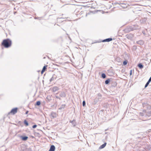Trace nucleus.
<instances>
[{"instance_id":"obj_1","label":"nucleus","mask_w":151,"mask_h":151,"mask_svg":"<svg viewBox=\"0 0 151 151\" xmlns=\"http://www.w3.org/2000/svg\"><path fill=\"white\" fill-rule=\"evenodd\" d=\"M142 106L147 109L143 110V112L140 113V115L142 116H151V106L147 103H143Z\"/></svg>"},{"instance_id":"obj_2","label":"nucleus","mask_w":151,"mask_h":151,"mask_svg":"<svg viewBox=\"0 0 151 151\" xmlns=\"http://www.w3.org/2000/svg\"><path fill=\"white\" fill-rule=\"evenodd\" d=\"M12 44V41L9 39L4 40L1 43V45L5 48H8L10 47Z\"/></svg>"},{"instance_id":"obj_3","label":"nucleus","mask_w":151,"mask_h":151,"mask_svg":"<svg viewBox=\"0 0 151 151\" xmlns=\"http://www.w3.org/2000/svg\"><path fill=\"white\" fill-rule=\"evenodd\" d=\"M138 28H134V27H127L124 29V31L125 32L128 33L132 31L135 30H137Z\"/></svg>"},{"instance_id":"obj_4","label":"nucleus","mask_w":151,"mask_h":151,"mask_svg":"<svg viewBox=\"0 0 151 151\" xmlns=\"http://www.w3.org/2000/svg\"><path fill=\"white\" fill-rule=\"evenodd\" d=\"M18 108L17 107L14 108L12 109L11 111L9 113V114H11L12 115H14L17 112Z\"/></svg>"},{"instance_id":"obj_5","label":"nucleus","mask_w":151,"mask_h":151,"mask_svg":"<svg viewBox=\"0 0 151 151\" xmlns=\"http://www.w3.org/2000/svg\"><path fill=\"white\" fill-rule=\"evenodd\" d=\"M126 37L128 39L132 40L134 37V35L132 34L129 33L128 34H127L126 35Z\"/></svg>"},{"instance_id":"obj_6","label":"nucleus","mask_w":151,"mask_h":151,"mask_svg":"<svg viewBox=\"0 0 151 151\" xmlns=\"http://www.w3.org/2000/svg\"><path fill=\"white\" fill-rule=\"evenodd\" d=\"M139 45H142L144 43V42L142 40H139L136 42Z\"/></svg>"},{"instance_id":"obj_7","label":"nucleus","mask_w":151,"mask_h":151,"mask_svg":"<svg viewBox=\"0 0 151 151\" xmlns=\"http://www.w3.org/2000/svg\"><path fill=\"white\" fill-rule=\"evenodd\" d=\"M59 89V88L57 86H54L53 87L52 89V91L53 92H55L56 91L58 90Z\"/></svg>"},{"instance_id":"obj_8","label":"nucleus","mask_w":151,"mask_h":151,"mask_svg":"<svg viewBox=\"0 0 151 151\" xmlns=\"http://www.w3.org/2000/svg\"><path fill=\"white\" fill-rule=\"evenodd\" d=\"M112 40V38H108L103 40L102 42H109Z\"/></svg>"},{"instance_id":"obj_9","label":"nucleus","mask_w":151,"mask_h":151,"mask_svg":"<svg viewBox=\"0 0 151 151\" xmlns=\"http://www.w3.org/2000/svg\"><path fill=\"white\" fill-rule=\"evenodd\" d=\"M55 147L54 145L51 146L49 151H55Z\"/></svg>"},{"instance_id":"obj_10","label":"nucleus","mask_w":151,"mask_h":151,"mask_svg":"<svg viewBox=\"0 0 151 151\" xmlns=\"http://www.w3.org/2000/svg\"><path fill=\"white\" fill-rule=\"evenodd\" d=\"M60 96L61 97H65L66 96V94L65 92H62L60 93Z\"/></svg>"},{"instance_id":"obj_11","label":"nucleus","mask_w":151,"mask_h":151,"mask_svg":"<svg viewBox=\"0 0 151 151\" xmlns=\"http://www.w3.org/2000/svg\"><path fill=\"white\" fill-rule=\"evenodd\" d=\"M20 137L23 141H26L28 138V137L27 136H21Z\"/></svg>"},{"instance_id":"obj_12","label":"nucleus","mask_w":151,"mask_h":151,"mask_svg":"<svg viewBox=\"0 0 151 151\" xmlns=\"http://www.w3.org/2000/svg\"><path fill=\"white\" fill-rule=\"evenodd\" d=\"M70 122L71 123L73 127H75L76 126V122L75 120H73L72 121H70Z\"/></svg>"},{"instance_id":"obj_13","label":"nucleus","mask_w":151,"mask_h":151,"mask_svg":"<svg viewBox=\"0 0 151 151\" xmlns=\"http://www.w3.org/2000/svg\"><path fill=\"white\" fill-rule=\"evenodd\" d=\"M51 116L53 118H55L57 117V114L56 113L52 112L51 114Z\"/></svg>"},{"instance_id":"obj_14","label":"nucleus","mask_w":151,"mask_h":151,"mask_svg":"<svg viewBox=\"0 0 151 151\" xmlns=\"http://www.w3.org/2000/svg\"><path fill=\"white\" fill-rule=\"evenodd\" d=\"M106 143H105L104 144H103L102 145H101L99 147V149H101L104 148L105 146H106Z\"/></svg>"},{"instance_id":"obj_15","label":"nucleus","mask_w":151,"mask_h":151,"mask_svg":"<svg viewBox=\"0 0 151 151\" xmlns=\"http://www.w3.org/2000/svg\"><path fill=\"white\" fill-rule=\"evenodd\" d=\"M138 66L140 68L142 69L143 68V65L141 63H139L138 65Z\"/></svg>"},{"instance_id":"obj_16","label":"nucleus","mask_w":151,"mask_h":151,"mask_svg":"<svg viewBox=\"0 0 151 151\" xmlns=\"http://www.w3.org/2000/svg\"><path fill=\"white\" fill-rule=\"evenodd\" d=\"M24 123L25 124L26 126H27L29 125V123L26 120H25L24 121Z\"/></svg>"},{"instance_id":"obj_17","label":"nucleus","mask_w":151,"mask_h":151,"mask_svg":"<svg viewBox=\"0 0 151 151\" xmlns=\"http://www.w3.org/2000/svg\"><path fill=\"white\" fill-rule=\"evenodd\" d=\"M65 106V104H62L61 105L60 107L59 108V109H63L64 108Z\"/></svg>"},{"instance_id":"obj_18","label":"nucleus","mask_w":151,"mask_h":151,"mask_svg":"<svg viewBox=\"0 0 151 151\" xmlns=\"http://www.w3.org/2000/svg\"><path fill=\"white\" fill-rule=\"evenodd\" d=\"M110 81V80L109 79H108L105 81V83L106 84H107L109 83Z\"/></svg>"},{"instance_id":"obj_19","label":"nucleus","mask_w":151,"mask_h":151,"mask_svg":"<svg viewBox=\"0 0 151 151\" xmlns=\"http://www.w3.org/2000/svg\"><path fill=\"white\" fill-rule=\"evenodd\" d=\"M101 76L103 78H106V76L105 73H103L101 74Z\"/></svg>"},{"instance_id":"obj_20","label":"nucleus","mask_w":151,"mask_h":151,"mask_svg":"<svg viewBox=\"0 0 151 151\" xmlns=\"http://www.w3.org/2000/svg\"><path fill=\"white\" fill-rule=\"evenodd\" d=\"M40 104H41L40 102L39 101H38L36 102V104L35 105L38 106H39L40 105Z\"/></svg>"},{"instance_id":"obj_21","label":"nucleus","mask_w":151,"mask_h":151,"mask_svg":"<svg viewBox=\"0 0 151 151\" xmlns=\"http://www.w3.org/2000/svg\"><path fill=\"white\" fill-rule=\"evenodd\" d=\"M32 151L31 148L30 147L27 148L26 149V151Z\"/></svg>"},{"instance_id":"obj_22","label":"nucleus","mask_w":151,"mask_h":151,"mask_svg":"<svg viewBox=\"0 0 151 151\" xmlns=\"http://www.w3.org/2000/svg\"><path fill=\"white\" fill-rule=\"evenodd\" d=\"M55 78H54L53 76H52L50 80V82H51L53 81L54 79Z\"/></svg>"},{"instance_id":"obj_23","label":"nucleus","mask_w":151,"mask_h":151,"mask_svg":"<svg viewBox=\"0 0 151 151\" xmlns=\"http://www.w3.org/2000/svg\"><path fill=\"white\" fill-rule=\"evenodd\" d=\"M150 83V82H149L148 81L147 82V83H146L145 85V88H146L148 86V85Z\"/></svg>"},{"instance_id":"obj_24","label":"nucleus","mask_w":151,"mask_h":151,"mask_svg":"<svg viewBox=\"0 0 151 151\" xmlns=\"http://www.w3.org/2000/svg\"><path fill=\"white\" fill-rule=\"evenodd\" d=\"M47 67V65H45L43 67V68L42 69L43 70H44L45 71V70L46 69Z\"/></svg>"},{"instance_id":"obj_25","label":"nucleus","mask_w":151,"mask_h":151,"mask_svg":"<svg viewBox=\"0 0 151 151\" xmlns=\"http://www.w3.org/2000/svg\"><path fill=\"white\" fill-rule=\"evenodd\" d=\"M127 63V61L125 60L123 62V64L124 65H126Z\"/></svg>"},{"instance_id":"obj_26","label":"nucleus","mask_w":151,"mask_h":151,"mask_svg":"<svg viewBox=\"0 0 151 151\" xmlns=\"http://www.w3.org/2000/svg\"><path fill=\"white\" fill-rule=\"evenodd\" d=\"M133 27H134V28H138V29H139L140 28V27L138 26H135L134 25Z\"/></svg>"},{"instance_id":"obj_27","label":"nucleus","mask_w":151,"mask_h":151,"mask_svg":"<svg viewBox=\"0 0 151 151\" xmlns=\"http://www.w3.org/2000/svg\"><path fill=\"white\" fill-rule=\"evenodd\" d=\"M83 105V106H84L86 104V102L85 101H83L82 103Z\"/></svg>"},{"instance_id":"obj_28","label":"nucleus","mask_w":151,"mask_h":151,"mask_svg":"<svg viewBox=\"0 0 151 151\" xmlns=\"http://www.w3.org/2000/svg\"><path fill=\"white\" fill-rule=\"evenodd\" d=\"M37 125H34L32 126V128H35L36 127Z\"/></svg>"},{"instance_id":"obj_29","label":"nucleus","mask_w":151,"mask_h":151,"mask_svg":"<svg viewBox=\"0 0 151 151\" xmlns=\"http://www.w3.org/2000/svg\"><path fill=\"white\" fill-rule=\"evenodd\" d=\"M55 97L57 98V99H59L60 100H61V99L58 96H55Z\"/></svg>"},{"instance_id":"obj_30","label":"nucleus","mask_w":151,"mask_h":151,"mask_svg":"<svg viewBox=\"0 0 151 151\" xmlns=\"http://www.w3.org/2000/svg\"><path fill=\"white\" fill-rule=\"evenodd\" d=\"M151 81V76L150 77V78L149 79L148 81L149 82H150Z\"/></svg>"},{"instance_id":"obj_31","label":"nucleus","mask_w":151,"mask_h":151,"mask_svg":"<svg viewBox=\"0 0 151 151\" xmlns=\"http://www.w3.org/2000/svg\"><path fill=\"white\" fill-rule=\"evenodd\" d=\"M132 70H130V73L129 74H130V75H132Z\"/></svg>"},{"instance_id":"obj_32","label":"nucleus","mask_w":151,"mask_h":151,"mask_svg":"<svg viewBox=\"0 0 151 151\" xmlns=\"http://www.w3.org/2000/svg\"><path fill=\"white\" fill-rule=\"evenodd\" d=\"M45 71L44 70H43L42 69L41 71V73L42 74L43 73V72H44Z\"/></svg>"},{"instance_id":"obj_33","label":"nucleus","mask_w":151,"mask_h":151,"mask_svg":"<svg viewBox=\"0 0 151 151\" xmlns=\"http://www.w3.org/2000/svg\"><path fill=\"white\" fill-rule=\"evenodd\" d=\"M28 113V111H27L26 112V113H25V114H27Z\"/></svg>"},{"instance_id":"obj_34","label":"nucleus","mask_w":151,"mask_h":151,"mask_svg":"<svg viewBox=\"0 0 151 151\" xmlns=\"http://www.w3.org/2000/svg\"><path fill=\"white\" fill-rule=\"evenodd\" d=\"M101 94H100V95H99V96H101Z\"/></svg>"},{"instance_id":"obj_35","label":"nucleus","mask_w":151,"mask_h":151,"mask_svg":"<svg viewBox=\"0 0 151 151\" xmlns=\"http://www.w3.org/2000/svg\"><path fill=\"white\" fill-rule=\"evenodd\" d=\"M101 94H100V95H99V96H101Z\"/></svg>"}]
</instances>
